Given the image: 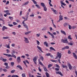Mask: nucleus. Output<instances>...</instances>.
Instances as JSON below:
<instances>
[{
	"label": "nucleus",
	"instance_id": "obj_1",
	"mask_svg": "<svg viewBox=\"0 0 77 77\" xmlns=\"http://www.w3.org/2000/svg\"><path fill=\"white\" fill-rule=\"evenodd\" d=\"M11 54L12 55H11L10 54H3V55H5V56H8V57H14V58H15V59H16L17 58V57H16V56L15 55H14L13 53H11Z\"/></svg>",
	"mask_w": 77,
	"mask_h": 77
},
{
	"label": "nucleus",
	"instance_id": "obj_2",
	"mask_svg": "<svg viewBox=\"0 0 77 77\" xmlns=\"http://www.w3.org/2000/svg\"><path fill=\"white\" fill-rule=\"evenodd\" d=\"M38 58V56H35L34 57L33 59V60L35 65H37V63H36V60Z\"/></svg>",
	"mask_w": 77,
	"mask_h": 77
},
{
	"label": "nucleus",
	"instance_id": "obj_3",
	"mask_svg": "<svg viewBox=\"0 0 77 77\" xmlns=\"http://www.w3.org/2000/svg\"><path fill=\"white\" fill-rule=\"evenodd\" d=\"M61 42L63 43H66V44L68 43V39H66L65 40L62 39Z\"/></svg>",
	"mask_w": 77,
	"mask_h": 77
},
{
	"label": "nucleus",
	"instance_id": "obj_4",
	"mask_svg": "<svg viewBox=\"0 0 77 77\" xmlns=\"http://www.w3.org/2000/svg\"><path fill=\"white\" fill-rule=\"evenodd\" d=\"M61 56L62 54L61 53H59V52H58L57 53V57H59V59H61Z\"/></svg>",
	"mask_w": 77,
	"mask_h": 77
},
{
	"label": "nucleus",
	"instance_id": "obj_5",
	"mask_svg": "<svg viewBox=\"0 0 77 77\" xmlns=\"http://www.w3.org/2000/svg\"><path fill=\"white\" fill-rule=\"evenodd\" d=\"M24 41L25 42V43H26L27 44H29V41L28 40V38L24 37Z\"/></svg>",
	"mask_w": 77,
	"mask_h": 77
},
{
	"label": "nucleus",
	"instance_id": "obj_6",
	"mask_svg": "<svg viewBox=\"0 0 77 77\" xmlns=\"http://www.w3.org/2000/svg\"><path fill=\"white\" fill-rule=\"evenodd\" d=\"M67 65H68V66L69 69H70V70H71V69H72V66H71V64H70V63H67Z\"/></svg>",
	"mask_w": 77,
	"mask_h": 77
},
{
	"label": "nucleus",
	"instance_id": "obj_7",
	"mask_svg": "<svg viewBox=\"0 0 77 77\" xmlns=\"http://www.w3.org/2000/svg\"><path fill=\"white\" fill-rule=\"evenodd\" d=\"M4 12L6 13L7 15H11V13H9V10H7L4 11Z\"/></svg>",
	"mask_w": 77,
	"mask_h": 77
},
{
	"label": "nucleus",
	"instance_id": "obj_8",
	"mask_svg": "<svg viewBox=\"0 0 77 77\" xmlns=\"http://www.w3.org/2000/svg\"><path fill=\"white\" fill-rule=\"evenodd\" d=\"M17 61L18 63H20L21 62V59H20V57H18L17 58Z\"/></svg>",
	"mask_w": 77,
	"mask_h": 77
},
{
	"label": "nucleus",
	"instance_id": "obj_9",
	"mask_svg": "<svg viewBox=\"0 0 77 77\" xmlns=\"http://www.w3.org/2000/svg\"><path fill=\"white\" fill-rule=\"evenodd\" d=\"M48 33H49V35H51V36H52L53 39H54V35H53V34L50 33V32H48Z\"/></svg>",
	"mask_w": 77,
	"mask_h": 77
},
{
	"label": "nucleus",
	"instance_id": "obj_10",
	"mask_svg": "<svg viewBox=\"0 0 77 77\" xmlns=\"http://www.w3.org/2000/svg\"><path fill=\"white\" fill-rule=\"evenodd\" d=\"M56 73L57 74H60V75H61V76H63V74H62V73H61V72L60 71H56Z\"/></svg>",
	"mask_w": 77,
	"mask_h": 77
},
{
	"label": "nucleus",
	"instance_id": "obj_11",
	"mask_svg": "<svg viewBox=\"0 0 77 77\" xmlns=\"http://www.w3.org/2000/svg\"><path fill=\"white\" fill-rule=\"evenodd\" d=\"M73 57L75 58L76 59H77V56L76 54H75V53L73 52L72 53Z\"/></svg>",
	"mask_w": 77,
	"mask_h": 77
},
{
	"label": "nucleus",
	"instance_id": "obj_12",
	"mask_svg": "<svg viewBox=\"0 0 77 77\" xmlns=\"http://www.w3.org/2000/svg\"><path fill=\"white\" fill-rule=\"evenodd\" d=\"M10 43H8V45H5V47H7V48L10 49Z\"/></svg>",
	"mask_w": 77,
	"mask_h": 77
},
{
	"label": "nucleus",
	"instance_id": "obj_13",
	"mask_svg": "<svg viewBox=\"0 0 77 77\" xmlns=\"http://www.w3.org/2000/svg\"><path fill=\"white\" fill-rule=\"evenodd\" d=\"M1 58L2 60V61H3V62H6V61L7 60L6 59H4L2 57H1Z\"/></svg>",
	"mask_w": 77,
	"mask_h": 77
},
{
	"label": "nucleus",
	"instance_id": "obj_14",
	"mask_svg": "<svg viewBox=\"0 0 77 77\" xmlns=\"http://www.w3.org/2000/svg\"><path fill=\"white\" fill-rule=\"evenodd\" d=\"M17 68H20V69H21V70H23V68H22L21 66L20 65H17Z\"/></svg>",
	"mask_w": 77,
	"mask_h": 77
},
{
	"label": "nucleus",
	"instance_id": "obj_15",
	"mask_svg": "<svg viewBox=\"0 0 77 77\" xmlns=\"http://www.w3.org/2000/svg\"><path fill=\"white\" fill-rule=\"evenodd\" d=\"M37 48H38V49L39 50H40L41 51V52H42V53H43V51H42V50L41 49V48H40V47H39V46H37Z\"/></svg>",
	"mask_w": 77,
	"mask_h": 77
},
{
	"label": "nucleus",
	"instance_id": "obj_16",
	"mask_svg": "<svg viewBox=\"0 0 77 77\" xmlns=\"http://www.w3.org/2000/svg\"><path fill=\"white\" fill-rule=\"evenodd\" d=\"M5 29H8V28L7 27H6V26H4L2 27V31H4Z\"/></svg>",
	"mask_w": 77,
	"mask_h": 77
},
{
	"label": "nucleus",
	"instance_id": "obj_17",
	"mask_svg": "<svg viewBox=\"0 0 77 77\" xmlns=\"http://www.w3.org/2000/svg\"><path fill=\"white\" fill-rule=\"evenodd\" d=\"M60 32L62 33H63V34L65 35H66V33H65V32L64 31L61 30Z\"/></svg>",
	"mask_w": 77,
	"mask_h": 77
},
{
	"label": "nucleus",
	"instance_id": "obj_18",
	"mask_svg": "<svg viewBox=\"0 0 77 77\" xmlns=\"http://www.w3.org/2000/svg\"><path fill=\"white\" fill-rule=\"evenodd\" d=\"M32 31H28L27 32H25V34L26 35H27L28 34H29V33H30Z\"/></svg>",
	"mask_w": 77,
	"mask_h": 77
},
{
	"label": "nucleus",
	"instance_id": "obj_19",
	"mask_svg": "<svg viewBox=\"0 0 77 77\" xmlns=\"http://www.w3.org/2000/svg\"><path fill=\"white\" fill-rule=\"evenodd\" d=\"M41 5L43 8H44V7H45L46 6L45 5V4L42 2L41 3Z\"/></svg>",
	"mask_w": 77,
	"mask_h": 77
},
{
	"label": "nucleus",
	"instance_id": "obj_20",
	"mask_svg": "<svg viewBox=\"0 0 77 77\" xmlns=\"http://www.w3.org/2000/svg\"><path fill=\"white\" fill-rule=\"evenodd\" d=\"M63 16H61V15H60V16H59V18H60V19H59L60 20H63Z\"/></svg>",
	"mask_w": 77,
	"mask_h": 77
},
{
	"label": "nucleus",
	"instance_id": "obj_21",
	"mask_svg": "<svg viewBox=\"0 0 77 77\" xmlns=\"http://www.w3.org/2000/svg\"><path fill=\"white\" fill-rule=\"evenodd\" d=\"M44 45H46V47H48V43H47L46 42H44Z\"/></svg>",
	"mask_w": 77,
	"mask_h": 77
},
{
	"label": "nucleus",
	"instance_id": "obj_22",
	"mask_svg": "<svg viewBox=\"0 0 77 77\" xmlns=\"http://www.w3.org/2000/svg\"><path fill=\"white\" fill-rule=\"evenodd\" d=\"M68 25H69L67 23H65L63 24V26H64V27H66Z\"/></svg>",
	"mask_w": 77,
	"mask_h": 77
},
{
	"label": "nucleus",
	"instance_id": "obj_23",
	"mask_svg": "<svg viewBox=\"0 0 77 77\" xmlns=\"http://www.w3.org/2000/svg\"><path fill=\"white\" fill-rule=\"evenodd\" d=\"M52 21V24H53L54 26V28H56V25H54V22H53V20H51Z\"/></svg>",
	"mask_w": 77,
	"mask_h": 77
},
{
	"label": "nucleus",
	"instance_id": "obj_24",
	"mask_svg": "<svg viewBox=\"0 0 77 77\" xmlns=\"http://www.w3.org/2000/svg\"><path fill=\"white\" fill-rule=\"evenodd\" d=\"M43 68H44V71H46V72H47V71H48V70L47 69V68H46V67H45V66H44Z\"/></svg>",
	"mask_w": 77,
	"mask_h": 77
},
{
	"label": "nucleus",
	"instance_id": "obj_25",
	"mask_svg": "<svg viewBox=\"0 0 77 77\" xmlns=\"http://www.w3.org/2000/svg\"><path fill=\"white\" fill-rule=\"evenodd\" d=\"M38 62H39V64H40V65H42V66H44V64H42L41 62L39 61V60H38Z\"/></svg>",
	"mask_w": 77,
	"mask_h": 77
},
{
	"label": "nucleus",
	"instance_id": "obj_26",
	"mask_svg": "<svg viewBox=\"0 0 77 77\" xmlns=\"http://www.w3.org/2000/svg\"><path fill=\"white\" fill-rule=\"evenodd\" d=\"M9 38V37H3V39H7Z\"/></svg>",
	"mask_w": 77,
	"mask_h": 77
},
{
	"label": "nucleus",
	"instance_id": "obj_27",
	"mask_svg": "<svg viewBox=\"0 0 77 77\" xmlns=\"http://www.w3.org/2000/svg\"><path fill=\"white\" fill-rule=\"evenodd\" d=\"M51 10L52 11H53V12H54L55 13H56V10H54V8H51Z\"/></svg>",
	"mask_w": 77,
	"mask_h": 77
},
{
	"label": "nucleus",
	"instance_id": "obj_28",
	"mask_svg": "<svg viewBox=\"0 0 77 77\" xmlns=\"http://www.w3.org/2000/svg\"><path fill=\"white\" fill-rule=\"evenodd\" d=\"M23 25L24 26V27L27 29H28V26H27V25H26V23L24 24Z\"/></svg>",
	"mask_w": 77,
	"mask_h": 77
},
{
	"label": "nucleus",
	"instance_id": "obj_29",
	"mask_svg": "<svg viewBox=\"0 0 77 77\" xmlns=\"http://www.w3.org/2000/svg\"><path fill=\"white\" fill-rule=\"evenodd\" d=\"M51 61L52 62H55V63H57L58 62L57 60H51Z\"/></svg>",
	"mask_w": 77,
	"mask_h": 77
},
{
	"label": "nucleus",
	"instance_id": "obj_30",
	"mask_svg": "<svg viewBox=\"0 0 77 77\" xmlns=\"http://www.w3.org/2000/svg\"><path fill=\"white\" fill-rule=\"evenodd\" d=\"M35 6L37 8H38V9H41V7H40V6H39V5L38 4H36L35 5Z\"/></svg>",
	"mask_w": 77,
	"mask_h": 77
},
{
	"label": "nucleus",
	"instance_id": "obj_31",
	"mask_svg": "<svg viewBox=\"0 0 77 77\" xmlns=\"http://www.w3.org/2000/svg\"><path fill=\"white\" fill-rule=\"evenodd\" d=\"M40 35H41V33H39L38 34H36V37H39L40 36Z\"/></svg>",
	"mask_w": 77,
	"mask_h": 77
},
{
	"label": "nucleus",
	"instance_id": "obj_32",
	"mask_svg": "<svg viewBox=\"0 0 77 77\" xmlns=\"http://www.w3.org/2000/svg\"><path fill=\"white\" fill-rule=\"evenodd\" d=\"M31 1H32L33 2L34 4H35V5L37 4V2H36V1H35V0H31Z\"/></svg>",
	"mask_w": 77,
	"mask_h": 77
},
{
	"label": "nucleus",
	"instance_id": "obj_33",
	"mask_svg": "<svg viewBox=\"0 0 77 77\" xmlns=\"http://www.w3.org/2000/svg\"><path fill=\"white\" fill-rule=\"evenodd\" d=\"M43 8H44V11H45V12H46V11H47V8L46 6H45L44 7H43Z\"/></svg>",
	"mask_w": 77,
	"mask_h": 77
},
{
	"label": "nucleus",
	"instance_id": "obj_34",
	"mask_svg": "<svg viewBox=\"0 0 77 77\" xmlns=\"http://www.w3.org/2000/svg\"><path fill=\"white\" fill-rule=\"evenodd\" d=\"M45 74L47 77H50V75H49V74H48V73L46 72L45 73Z\"/></svg>",
	"mask_w": 77,
	"mask_h": 77
},
{
	"label": "nucleus",
	"instance_id": "obj_35",
	"mask_svg": "<svg viewBox=\"0 0 77 77\" xmlns=\"http://www.w3.org/2000/svg\"><path fill=\"white\" fill-rule=\"evenodd\" d=\"M68 39H69V40H72V38H71V35H69L68 36Z\"/></svg>",
	"mask_w": 77,
	"mask_h": 77
},
{
	"label": "nucleus",
	"instance_id": "obj_36",
	"mask_svg": "<svg viewBox=\"0 0 77 77\" xmlns=\"http://www.w3.org/2000/svg\"><path fill=\"white\" fill-rule=\"evenodd\" d=\"M29 3V2L28 1L26 2H25L24 4H23V5H27L28 3Z\"/></svg>",
	"mask_w": 77,
	"mask_h": 77
},
{
	"label": "nucleus",
	"instance_id": "obj_37",
	"mask_svg": "<svg viewBox=\"0 0 77 77\" xmlns=\"http://www.w3.org/2000/svg\"><path fill=\"white\" fill-rule=\"evenodd\" d=\"M52 66H53V65H52V64H50L48 65V68H50V67Z\"/></svg>",
	"mask_w": 77,
	"mask_h": 77
},
{
	"label": "nucleus",
	"instance_id": "obj_38",
	"mask_svg": "<svg viewBox=\"0 0 77 77\" xmlns=\"http://www.w3.org/2000/svg\"><path fill=\"white\" fill-rule=\"evenodd\" d=\"M14 63H14V62H11V66H13Z\"/></svg>",
	"mask_w": 77,
	"mask_h": 77
},
{
	"label": "nucleus",
	"instance_id": "obj_39",
	"mask_svg": "<svg viewBox=\"0 0 77 77\" xmlns=\"http://www.w3.org/2000/svg\"><path fill=\"white\" fill-rule=\"evenodd\" d=\"M68 26H69V29L70 30H71V29H72V27L71 26L69 25H68Z\"/></svg>",
	"mask_w": 77,
	"mask_h": 77
},
{
	"label": "nucleus",
	"instance_id": "obj_40",
	"mask_svg": "<svg viewBox=\"0 0 77 77\" xmlns=\"http://www.w3.org/2000/svg\"><path fill=\"white\" fill-rule=\"evenodd\" d=\"M50 48L51 50H54V51H56V50H55V49H54V48H53L52 47H51Z\"/></svg>",
	"mask_w": 77,
	"mask_h": 77
},
{
	"label": "nucleus",
	"instance_id": "obj_41",
	"mask_svg": "<svg viewBox=\"0 0 77 77\" xmlns=\"http://www.w3.org/2000/svg\"><path fill=\"white\" fill-rule=\"evenodd\" d=\"M8 18L9 19H10V20H13V17H9Z\"/></svg>",
	"mask_w": 77,
	"mask_h": 77
},
{
	"label": "nucleus",
	"instance_id": "obj_42",
	"mask_svg": "<svg viewBox=\"0 0 77 77\" xmlns=\"http://www.w3.org/2000/svg\"><path fill=\"white\" fill-rule=\"evenodd\" d=\"M2 71H3L4 72H7V71H8V70H7L6 69H2Z\"/></svg>",
	"mask_w": 77,
	"mask_h": 77
},
{
	"label": "nucleus",
	"instance_id": "obj_43",
	"mask_svg": "<svg viewBox=\"0 0 77 77\" xmlns=\"http://www.w3.org/2000/svg\"><path fill=\"white\" fill-rule=\"evenodd\" d=\"M11 77H19V76L17 75H13Z\"/></svg>",
	"mask_w": 77,
	"mask_h": 77
},
{
	"label": "nucleus",
	"instance_id": "obj_44",
	"mask_svg": "<svg viewBox=\"0 0 77 77\" xmlns=\"http://www.w3.org/2000/svg\"><path fill=\"white\" fill-rule=\"evenodd\" d=\"M37 41V45H39V44H40V42H39V41L38 40H36Z\"/></svg>",
	"mask_w": 77,
	"mask_h": 77
},
{
	"label": "nucleus",
	"instance_id": "obj_45",
	"mask_svg": "<svg viewBox=\"0 0 77 77\" xmlns=\"http://www.w3.org/2000/svg\"><path fill=\"white\" fill-rule=\"evenodd\" d=\"M13 24H14V25H17V23L15 22H13Z\"/></svg>",
	"mask_w": 77,
	"mask_h": 77
},
{
	"label": "nucleus",
	"instance_id": "obj_46",
	"mask_svg": "<svg viewBox=\"0 0 77 77\" xmlns=\"http://www.w3.org/2000/svg\"><path fill=\"white\" fill-rule=\"evenodd\" d=\"M22 76L23 77H26V75L25 74V73L22 74Z\"/></svg>",
	"mask_w": 77,
	"mask_h": 77
},
{
	"label": "nucleus",
	"instance_id": "obj_47",
	"mask_svg": "<svg viewBox=\"0 0 77 77\" xmlns=\"http://www.w3.org/2000/svg\"><path fill=\"white\" fill-rule=\"evenodd\" d=\"M6 51H7V53H10V51L9 50V49H7Z\"/></svg>",
	"mask_w": 77,
	"mask_h": 77
},
{
	"label": "nucleus",
	"instance_id": "obj_48",
	"mask_svg": "<svg viewBox=\"0 0 77 77\" xmlns=\"http://www.w3.org/2000/svg\"><path fill=\"white\" fill-rule=\"evenodd\" d=\"M4 65L5 66H8V63H4Z\"/></svg>",
	"mask_w": 77,
	"mask_h": 77
},
{
	"label": "nucleus",
	"instance_id": "obj_49",
	"mask_svg": "<svg viewBox=\"0 0 77 77\" xmlns=\"http://www.w3.org/2000/svg\"><path fill=\"white\" fill-rule=\"evenodd\" d=\"M8 25L10 27H13V25H12V24H9Z\"/></svg>",
	"mask_w": 77,
	"mask_h": 77
},
{
	"label": "nucleus",
	"instance_id": "obj_50",
	"mask_svg": "<svg viewBox=\"0 0 77 77\" xmlns=\"http://www.w3.org/2000/svg\"><path fill=\"white\" fill-rule=\"evenodd\" d=\"M5 68H6V69H9L10 68V67L8 66H7L5 67Z\"/></svg>",
	"mask_w": 77,
	"mask_h": 77
},
{
	"label": "nucleus",
	"instance_id": "obj_51",
	"mask_svg": "<svg viewBox=\"0 0 77 77\" xmlns=\"http://www.w3.org/2000/svg\"><path fill=\"white\" fill-rule=\"evenodd\" d=\"M56 67L58 68H60V66H59L57 64H56Z\"/></svg>",
	"mask_w": 77,
	"mask_h": 77
},
{
	"label": "nucleus",
	"instance_id": "obj_52",
	"mask_svg": "<svg viewBox=\"0 0 77 77\" xmlns=\"http://www.w3.org/2000/svg\"><path fill=\"white\" fill-rule=\"evenodd\" d=\"M51 55V54L50 53H48L46 54V55L47 56H50Z\"/></svg>",
	"mask_w": 77,
	"mask_h": 77
},
{
	"label": "nucleus",
	"instance_id": "obj_53",
	"mask_svg": "<svg viewBox=\"0 0 77 77\" xmlns=\"http://www.w3.org/2000/svg\"><path fill=\"white\" fill-rule=\"evenodd\" d=\"M15 70H13L11 71V73H14V72H15Z\"/></svg>",
	"mask_w": 77,
	"mask_h": 77
},
{
	"label": "nucleus",
	"instance_id": "obj_54",
	"mask_svg": "<svg viewBox=\"0 0 77 77\" xmlns=\"http://www.w3.org/2000/svg\"><path fill=\"white\" fill-rule=\"evenodd\" d=\"M65 49H68L69 48V46H66L65 47Z\"/></svg>",
	"mask_w": 77,
	"mask_h": 77
},
{
	"label": "nucleus",
	"instance_id": "obj_55",
	"mask_svg": "<svg viewBox=\"0 0 77 77\" xmlns=\"http://www.w3.org/2000/svg\"><path fill=\"white\" fill-rule=\"evenodd\" d=\"M40 59L42 60H44V57H41L40 58Z\"/></svg>",
	"mask_w": 77,
	"mask_h": 77
},
{
	"label": "nucleus",
	"instance_id": "obj_56",
	"mask_svg": "<svg viewBox=\"0 0 77 77\" xmlns=\"http://www.w3.org/2000/svg\"><path fill=\"white\" fill-rule=\"evenodd\" d=\"M75 73L76 74V76H75V77H77V71H75Z\"/></svg>",
	"mask_w": 77,
	"mask_h": 77
},
{
	"label": "nucleus",
	"instance_id": "obj_57",
	"mask_svg": "<svg viewBox=\"0 0 77 77\" xmlns=\"http://www.w3.org/2000/svg\"><path fill=\"white\" fill-rule=\"evenodd\" d=\"M55 70L56 71H59V69L57 68H55Z\"/></svg>",
	"mask_w": 77,
	"mask_h": 77
},
{
	"label": "nucleus",
	"instance_id": "obj_58",
	"mask_svg": "<svg viewBox=\"0 0 77 77\" xmlns=\"http://www.w3.org/2000/svg\"><path fill=\"white\" fill-rule=\"evenodd\" d=\"M38 71H40V72H41V68H40V67H38Z\"/></svg>",
	"mask_w": 77,
	"mask_h": 77
},
{
	"label": "nucleus",
	"instance_id": "obj_59",
	"mask_svg": "<svg viewBox=\"0 0 77 77\" xmlns=\"http://www.w3.org/2000/svg\"><path fill=\"white\" fill-rule=\"evenodd\" d=\"M21 58H23V59H24V58H25V56L24 55V56H21Z\"/></svg>",
	"mask_w": 77,
	"mask_h": 77
},
{
	"label": "nucleus",
	"instance_id": "obj_60",
	"mask_svg": "<svg viewBox=\"0 0 77 77\" xmlns=\"http://www.w3.org/2000/svg\"><path fill=\"white\" fill-rule=\"evenodd\" d=\"M11 46L12 47H15V44L13 43L12 44Z\"/></svg>",
	"mask_w": 77,
	"mask_h": 77
},
{
	"label": "nucleus",
	"instance_id": "obj_61",
	"mask_svg": "<svg viewBox=\"0 0 77 77\" xmlns=\"http://www.w3.org/2000/svg\"><path fill=\"white\" fill-rule=\"evenodd\" d=\"M69 45H73V44H72V43H69Z\"/></svg>",
	"mask_w": 77,
	"mask_h": 77
},
{
	"label": "nucleus",
	"instance_id": "obj_62",
	"mask_svg": "<svg viewBox=\"0 0 77 77\" xmlns=\"http://www.w3.org/2000/svg\"><path fill=\"white\" fill-rule=\"evenodd\" d=\"M25 55L26 56H27V57H29V55L28 54H26Z\"/></svg>",
	"mask_w": 77,
	"mask_h": 77
},
{
	"label": "nucleus",
	"instance_id": "obj_63",
	"mask_svg": "<svg viewBox=\"0 0 77 77\" xmlns=\"http://www.w3.org/2000/svg\"><path fill=\"white\" fill-rule=\"evenodd\" d=\"M35 16V15H34V14H31L30 15V16L31 17H33Z\"/></svg>",
	"mask_w": 77,
	"mask_h": 77
},
{
	"label": "nucleus",
	"instance_id": "obj_64",
	"mask_svg": "<svg viewBox=\"0 0 77 77\" xmlns=\"http://www.w3.org/2000/svg\"><path fill=\"white\" fill-rule=\"evenodd\" d=\"M20 16L22 15V11H21L20 12Z\"/></svg>",
	"mask_w": 77,
	"mask_h": 77
}]
</instances>
